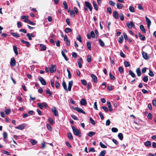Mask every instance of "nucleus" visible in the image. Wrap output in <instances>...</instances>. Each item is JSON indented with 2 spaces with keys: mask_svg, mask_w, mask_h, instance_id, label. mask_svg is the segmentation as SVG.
<instances>
[{
  "mask_svg": "<svg viewBox=\"0 0 156 156\" xmlns=\"http://www.w3.org/2000/svg\"><path fill=\"white\" fill-rule=\"evenodd\" d=\"M72 129L73 133L75 135L78 136L80 137H81V133L79 129H76L74 126H72Z\"/></svg>",
  "mask_w": 156,
  "mask_h": 156,
  "instance_id": "1",
  "label": "nucleus"
},
{
  "mask_svg": "<svg viewBox=\"0 0 156 156\" xmlns=\"http://www.w3.org/2000/svg\"><path fill=\"white\" fill-rule=\"evenodd\" d=\"M37 105L41 109H43V107L46 108L47 106V104L44 102L42 103H38Z\"/></svg>",
  "mask_w": 156,
  "mask_h": 156,
  "instance_id": "2",
  "label": "nucleus"
},
{
  "mask_svg": "<svg viewBox=\"0 0 156 156\" xmlns=\"http://www.w3.org/2000/svg\"><path fill=\"white\" fill-rule=\"evenodd\" d=\"M26 124L25 123L22 124L17 126L15 127L16 129H17L21 130H23L25 127L26 126Z\"/></svg>",
  "mask_w": 156,
  "mask_h": 156,
  "instance_id": "3",
  "label": "nucleus"
},
{
  "mask_svg": "<svg viewBox=\"0 0 156 156\" xmlns=\"http://www.w3.org/2000/svg\"><path fill=\"white\" fill-rule=\"evenodd\" d=\"M51 111L55 116H58V112L55 107H53L52 108Z\"/></svg>",
  "mask_w": 156,
  "mask_h": 156,
  "instance_id": "4",
  "label": "nucleus"
},
{
  "mask_svg": "<svg viewBox=\"0 0 156 156\" xmlns=\"http://www.w3.org/2000/svg\"><path fill=\"white\" fill-rule=\"evenodd\" d=\"M85 6L86 7L88 8L90 10V11H91L92 10V5L89 2L86 1L85 2Z\"/></svg>",
  "mask_w": 156,
  "mask_h": 156,
  "instance_id": "5",
  "label": "nucleus"
},
{
  "mask_svg": "<svg viewBox=\"0 0 156 156\" xmlns=\"http://www.w3.org/2000/svg\"><path fill=\"white\" fill-rule=\"evenodd\" d=\"M51 67H49L50 71L51 73L55 72L56 69V66L55 65H51Z\"/></svg>",
  "mask_w": 156,
  "mask_h": 156,
  "instance_id": "6",
  "label": "nucleus"
},
{
  "mask_svg": "<svg viewBox=\"0 0 156 156\" xmlns=\"http://www.w3.org/2000/svg\"><path fill=\"white\" fill-rule=\"evenodd\" d=\"M126 25L129 29H131L132 27L135 28V24L132 22L131 21L130 23H126Z\"/></svg>",
  "mask_w": 156,
  "mask_h": 156,
  "instance_id": "7",
  "label": "nucleus"
},
{
  "mask_svg": "<svg viewBox=\"0 0 156 156\" xmlns=\"http://www.w3.org/2000/svg\"><path fill=\"white\" fill-rule=\"evenodd\" d=\"M145 18L147 27L149 29H150V26L151 24V21L147 16H146Z\"/></svg>",
  "mask_w": 156,
  "mask_h": 156,
  "instance_id": "8",
  "label": "nucleus"
},
{
  "mask_svg": "<svg viewBox=\"0 0 156 156\" xmlns=\"http://www.w3.org/2000/svg\"><path fill=\"white\" fill-rule=\"evenodd\" d=\"M16 60L14 57L12 58L11 59L10 65L11 66L14 67L16 65Z\"/></svg>",
  "mask_w": 156,
  "mask_h": 156,
  "instance_id": "9",
  "label": "nucleus"
},
{
  "mask_svg": "<svg viewBox=\"0 0 156 156\" xmlns=\"http://www.w3.org/2000/svg\"><path fill=\"white\" fill-rule=\"evenodd\" d=\"M74 109L78 112L79 113H82L83 114H85V112L81 108L78 107H76Z\"/></svg>",
  "mask_w": 156,
  "mask_h": 156,
  "instance_id": "10",
  "label": "nucleus"
},
{
  "mask_svg": "<svg viewBox=\"0 0 156 156\" xmlns=\"http://www.w3.org/2000/svg\"><path fill=\"white\" fill-rule=\"evenodd\" d=\"M39 80L42 85H46L47 83L45 81L42 77H39Z\"/></svg>",
  "mask_w": 156,
  "mask_h": 156,
  "instance_id": "11",
  "label": "nucleus"
},
{
  "mask_svg": "<svg viewBox=\"0 0 156 156\" xmlns=\"http://www.w3.org/2000/svg\"><path fill=\"white\" fill-rule=\"evenodd\" d=\"M142 55L143 57L145 59H148L149 58V57L146 52H145L144 51H142Z\"/></svg>",
  "mask_w": 156,
  "mask_h": 156,
  "instance_id": "12",
  "label": "nucleus"
},
{
  "mask_svg": "<svg viewBox=\"0 0 156 156\" xmlns=\"http://www.w3.org/2000/svg\"><path fill=\"white\" fill-rule=\"evenodd\" d=\"M113 17L116 19L117 20L119 19V15L117 12L116 11H114L113 13Z\"/></svg>",
  "mask_w": 156,
  "mask_h": 156,
  "instance_id": "13",
  "label": "nucleus"
},
{
  "mask_svg": "<svg viewBox=\"0 0 156 156\" xmlns=\"http://www.w3.org/2000/svg\"><path fill=\"white\" fill-rule=\"evenodd\" d=\"M20 41L22 43L25 44L27 47H29L30 46V44L29 42L25 41L22 39H21Z\"/></svg>",
  "mask_w": 156,
  "mask_h": 156,
  "instance_id": "14",
  "label": "nucleus"
},
{
  "mask_svg": "<svg viewBox=\"0 0 156 156\" xmlns=\"http://www.w3.org/2000/svg\"><path fill=\"white\" fill-rule=\"evenodd\" d=\"M73 81H69L68 84V90L70 91L71 90V87L72 86L73 84Z\"/></svg>",
  "mask_w": 156,
  "mask_h": 156,
  "instance_id": "15",
  "label": "nucleus"
},
{
  "mask_svg": "<svg viewBox=\"0 0 156 156\" xmlns=\"http://www.w3.org/2000/svg\"><path fill=\"white\" fill-rule=\"evenodd\" d=\"M80 103L81 105L85 106L87 104V102L85 100L82 99L80 101Z\"/></svg>",
  "mask_w": 156,
  "mask_h": 156,
  "instance_id": "16",
  "label": "nucleus"
},
{
  "mask_svg": "<svg viewBox=\"0 0 156 156\" xmlns=\"http://www.w3.org/2000/svg\"><path fill=\"white\" fill-rule=\"evenodd\" d=\"M144 145L147 147H150L151 146V143L150 141H147L144 143Z\"/></svg>",
  "mask_w": 156,
  "mask_h": 156,
  "instance_id": "17",
  "label": "nucleus"
},
{
  "mask_svg": "<svg viewBox=\"0 0 156 156\" xmlns=\"http://www.w3.org/2000/svg\"><path fill=\"white\" fill-rule=\"evenodd\" d=\"M138 34L140 40L142 41H144L145 40V37L144 35H142L140 32L138 33Z\"/></svg>",
  "mask_w": 156,
  "mask_h": 156,
  "instance_id": "18",
  "label": "nucleus"
},
{
  "mask_svg": "<svg viewBox=\"0 0 156 156\" xmlns=\"http://www.w3.org/2000/svg\"><path fill=\"white\" fill-rule=\"evenodd\" d=\"M40 47L41 48V51H45L46 49V46L42 44H41L40 45Z\"/></svg>",
  "mask_w": 156,
  "mask_h": 156,
  "instance_id": "19",
  "label": "nucleus"
},
{
  "mask_svg": "<svg viewBox=\"0 0 156 156\" xmlns=\"http://www.w3.org/2000/svg\"><path fill=\"white\" fill-rule=\"evenodd\" d=\"M91 76L94 82H96L97 81V78L96 76L93 74H92Z\"/></svg>",
  "mask_w": 156,
  "mask_h": 156,
  "instance_id": "20",
  "label": "nucleus"
},
{
  "mask_svg": "<svg viewBox=\"0 0 156 156\" xmlns=\"http://www.w3.org/2000/svg\"><path fill=\"white\" fill-rule=\"evenodd\" d=\"M62 85L64 90L66 91H67L68 90V89H67L66 83L65 81H63L62 83Z\"/></svg>",
  "mask_w": 156,
  "mask_h": 156,
  "instance_id": "21",
  "label": "nucleus"
},
{
  "mask_svg": "<svg viewBox=\"0 0 156 156\" xmlns=\"http://www.w3.org/2000/svg\"><path fill=\"white\" fill-rule=\"evenodd\" d=\"M98 41L101 47H104L105 46V44L104 42L101 39H98Z\"/></svg>",
  "mask_w": 156,
  "mask_h": 156,
  "instance_id": "22",
  "label": "nucleus"
},
{
  "mask_svg": "<svg viewBox=\"0 0 156 156\" xmlns=\"http://www.w3.org/2000/svg\"><path fill=\"white\" fill-rule=\"evenodd\" d=\"M136 71L138 76H140L141 74L140 69L139 68H137L136 69Z\"/></svg>",
  "mask_w": 156,
  "mask_h": 156,
  "instance_id": "23",
  "label": "nucleus"
},
{
  "mask_svg": "<svg viewBox=\"0 0 156 156\" xmlns=\"http://www.w3.org/2000/svg\"><path fill=\"white\" fill-rule=\"evenodd\" d=\"M140 28L141 30V31H142V32L144 33H145L146 32V30L144 29V27L143 25H140Z\"/></svg>",
  "mask_w": 156,
  "mask_h": 156,
  "instance_id": "24",
  "label": "nucleus"
},
{
  "mask_svg": "<svg viewBox=\"0 0 156 156\" xmlns=\"http://www.w3.org/2000/svg\"><path fill=\"white\" fill-rule=\"evenodd\" d=\"M13 49L15 54L16 55H18V53L17 47L15 45H14L13 46Z\"/></svg>",
  "mask_w": 156,
  "mask_h": 156,
  "instance_id": "25",
  "label": "nucleus"
},
{
  "mask_svg": "<svg viewBox=\"0 0 156 156\" xmlns=\"http://www.w3.org/2000/svg\"><path fill=\"white\" fill-rule=\"evenodd\" d=\"M64 31L66 33H68L69 32H72V29L69 28H66L65 30Z\"/></svg>",
  "mask_w": 156,
  "mask_h": 156,
  "instance_id": "26",
  "label": "nucleus"
},
{
  "mask_svg": "<svg viewBox=\"0 0 156 156\" xmlns=\"http://www.w3.org/2000/svg\"><path fill=\"white\" fill-rule=\"evenodd\" d=\"M116 5L117 8L119 9H122L123 7V5L120 3H118Z\"/></svg>",
  "mask_w": 156,
  "mask_h": 156,
  "instance_id": "27",
  "label": "nucleus"
},
{
  "mask_svg": "<svg viewBox=\"0 0 156 156\" xmlns=\"http://www.w3.org/2000/svg\"><path fill=\"white\" fill-rule=\"evenodd\" d=\"M93 4L94 7V9L96 10H98V5H97L96 2H95L94 1H93Z\"/></svg>",
  "mask_w": 156,
  "mask_h": 156,
  "instance_id": "28",
  "label": "nucleus"
},
{
  "mask_svg": "<svg viewBox=\"0 0 156 156\" xmlns=\"http://www.w3.org/2000/svg\"><path fill=\"white\" fill-rule=\"evenodd\" d=\"M87 46L88 49L90 50L91 49V44L89 41H88L87 42Z\"/></svg>",
  "mask_w": 156,
  "mask_h": 156,
  "instance_id": "29",
  "label": "nucleus"
},
{
  "mask_svg": "<svg viewBox=\"0 0 156 156\" xmlns=\"http://www.w3.org/2000/svg\"><path fill=\"white\" fill-rule=\"evenodd\" d=\"M11 34L14 37H20V36L19 34L16 33L12 32L11 33Z\"/></svg>",
  "mask_w": 156,
  "mask_h": 156,
  "instance_id": "30",
  "label": "nucleus"
},
{
  "mask_svg": "<svg viewBox=\"0 0 156 156\" xmlns=\"http://www.w3.org/2000/svg\"><path fill=\"white\" fill-rule=\"evenodd\" d=\"M96 133L93 131L90 132L88 134V135L90 137H92L93 136L95 135Z\"/></svg>",
  "mask_w": 156,
  "mask_h": 156,
  "instance_id": "31",
  "label": "nucleus"
},
{
  "mask_svg": "<svg viewBox=\"0 0 156 156\" xmlns=\"http://www.w3.org/2000/svg\"><path fill=\"white\" fill-rule=\"evenodd\" d=\"M68 137L70 140H73V136L71 133H68Z\"/></svg>",
  "mask_w": 156,
  "mask_h": 156,
  "instance_id": "32",
  "label": "nucleus"
},
{
  "mask_svg": "<svg viewBox=\"0 0 156 156\" xmlns=\"http://www.w3.org/2000/svg\"><path fill=\"white\" fill-rule=\"evenodd\" d=\"M118 136L119 138V139L121 140H122L123 139V134L121 133H120L118 134Z\"/></svg>",
  "mask_w": 156,
  "mask_h": 156,
  "instance_id": "33",
  "label": "nucleus"
},
{
  "mask_svg": "<svg viewBox=\"0 0 156 156\" xmlns=\"http://www.w3.org/2000/svg\"><path fill=\"white\" fill-rule=\"evenodd\" d=\"M63 7L65 9H67L68 8V5L66 1L63 2Z\"/></svg>",
  "mask_w": 156,
  "mask_h": 156,
  "instance_id": "34",
  "label": "nucleus"
},
{
  "mask_svg": "<svg viewBox=\"0 0 156 156\" xmlns=\"http://www.w3.org/2000/svg\"><path fill=\"white\" fill-rule=\"evenodd\" d=\"M30 142L33 145H35L37 143V142L35 140H31Z\"/></svg>",
  "mask_w": 156,
  "mask_h": 156,
  "instance_id": "35",
  "label": "nucleus"
},
{
  "mask_svg": "<svg viewBox=\"0 0 156 156\" xmlns=\"http://www.w3.org/2000/svg\"><path fill=\"white\" fill-rule=\"evenodd\" d=\"M123 37L122 35H121L120 37L118 39V41L119 43H122L123 41Z\"/></svg>",
  "mask_w": 156,
  "mask_h": 156,
  "instance_id": "36",
  "label": "nucleus"
},
{
  "mask_svg": "<svg viewBox=\"0 0 156 156\" xmlns=\"http://www.w3.org/2000/svg\"><path fill=\"white\" fill-rule=\"evenodd\" d=\"M106 154V151L103 150L101 151L100 153L99 156H105Z\"/></svg>",
  "mask_w": 156,
  "mask_h": 156,
  "instance_id": "37",
  "label": "nucleus"
},
{
  "mask_svg": "<svg viewBox=\"0 0 156 156\" xmlns=\"http://www.w3.org/2000/svg\"><path fill=\"white\" fill-rule=\"evenodd\" d=\"M129 74L133 78L136 77L135 74L131 70H130L129 71Z\"/></svg>",
  "mask_w": 156,
  "mask_h": 156,
  "instance_id": "38",
  "label": "nucleus"
},
{
  "mask_svg": "<svg viewBox=\"0 0 156 156\" xmlns=\"http://www.w3.org/2000/svg\"><path fill=\"white\" fill-rule=\"evenodd\" d=\"M61 53L62 54V56L64 57L66 61L68 60V58L66 56V55H65V54L64 52L62 50L61 51Z\"/></svg>",
  "mask_w": 156,
  "mask_h": 156,
  "instance_id": "39",
  "label": "nucleus"
},
{
  "mask_svg": "<svg viewBox=\"0 0 156 156\" xmlns=\"http://www.w3.org/2000/svg\"><path fill=\"white\" fill-rule=\"evenodd\" d=\"M143 80L144 82H147L148 80V76H144L143 79Z\"/></svg>",
  "mask_w": 156,
  "mask_h": 156,
  "instance_id": "40",
  "label": "nucleus"
},
{
  "mask_svg": "<svg viewBox=\"0 0 156 156\" xmlns=\"http://www.w3.org/2000/svg\"><path fill=\"white\" fill-rule=\"evenodd\" d=\"M11 112V111L10 109H6L5 110V112L6 115L9 114Z\"/></svg>",
  "mask_w": 156,
  "mask_h": 156,
  "instance_id": "41",
  "label": "nucleus"
},
{
  "mask_svg": "<svg viewBox=\"0 0 156 156\" xmlns=\"http://www.w3.org/2000/svg\"><path fill=\"white\" fill-rule=\"evenodd\" d=\"M129 10L131 12H135L134 8L133 6H130L129 8Z\"/></svg>",
  "mask_w": 156,
  "mask_h": 156,
  "instance_id": "42",
  "label": "nucleus"
},
{
  "mask_svg": "<svg viewBox=\"0 0 156 156\" xmlns=\"http://www.w3.org/2000/svg\"><path fill=\"white\" fill-rule=\"evenodd\" d=\"M112 131L113 133H116L118 131V129L117 128L113 127L112 128Z\"/></svg>",
  "mask_w": 156,
  "mask_h": 156,
  "instance_id": "43",
  "label": "nucleus"
},
{
  "mask_svg": "<svg viewBox=\"0 0 156 156\" xmlns=\"http://www.w3.org/2000/svg\"><path fill=\"white\" fill-rule=\"evenodd\" d=\"M3 138H4V139H5L7 138V133L5 132H4L3 133Z\"/></svg>",
  "mask_w": 156,
  "mask_h": 156,
  "instance_id": "44",
  "label": "nucleus"
},
{
  "mask_svg": "<svg viewBox=\"0 0 156 156\" xmlns=\"http://www.w3.org/2000/svg\"><path fill=\"white\" fill-rule=\"evenodd\" d=\"M119 71L121 73H123V69L121 66L119 67Z\"/></svg>",
  "mask_w": 156,
  "mask_h": 156,
  "instance_id": "45",
  "label": "nucleus"
},
{
  "mask_svg": "<svg viewBox=\"0 0 156 156\" xmlns=\"http://www.w3.org/2000/svg\"><path fill=\"white\" fill-rule=\"evenodd\" d=\"M107 11L109 14H111L112 13V11L111 8L110 7H108L107 8Z\"/></svg>",
  "mask_w": 156,
  "mask_h": 156,
  "instance_id": "46",
  "label": "nucleus"
},
{
  "mask_svg": "<svg viewBox=\"0 0 156 156\" xmlns=\"http://www.w3.org/2000/svg\"><path fill=\"white\" fill-rule=\"evenodd\" d=\"M76 39L80 42H82L81 37L80 35H78L76 37Z\"/></svg>",
  "mask_w": 156,
  "mask_h": 156,
  "instance_id": "47",
  "label": "nucleus"
},
{
  "mask_svg": "<svg viewBox=\"0 0 156 156\" xmlns=\"http://www.w3.org/2000/svg\"><path fill=\"white\" fill-rule=\"evenodd\" d=\"M87 61L88 62H90L91 61V57L90 55L87 56Z\"/></svg>",
  "mask_w": 156,
  "mask_h": 156,
  "instance_id": "48",
  "label": "nucleus"
},
{
  "mask_svg": "<svg viewBox=\"0 0 156 156\" xmlns=\"http://www.w3.org/2000/svg\"><path fill=\"white\" fill-rule=\"evenodd\" d=\"M124 64L126 67H128L130 66L129 62L127 61H125L124 62Z\"/></svg>",
  "mask_w": 156,
  "mask_h": 156,
  "instance_id": "49",
  "label": "nucleus"
},
{
  "mask_svg": "<svg viewBox=\"0 0 156 156\" xmlns=\"http://www.w3.org/2000/svg\"><path fill=\"white\" fill-rule=\"evenodd\" d=\"M119 17H120V20H122V21H123L124 20V16L123 15V14H122V13H121L120 14V16H119Z\"/></svg>",
  "mask_w": 156,
  "mask_h": 156,
  "instance_id": "50",
  "label": "nucleus"
},
{
  "mask_svg": "<svg viewBox=\"0 0 156 156\" xmlns=\"http://www.w3.org/2000/svg\"><path fill=\"white\" fill-rule=\"evenodd\" d=\"M100 145L101 147L102 148H106L107 147L103 143H102L101 142H100Z\"/></svg>",
  "mask_w": 156,
  "mask_h": 156,
  "instance_id": "51",
  "label": "nucleus"
},
{
  "mask_svg": "<svg viewBox=\"0 0 156 156\" xmlns=\"http://www.w3.org/2000/svg\"><path fill=\"white\" fill-rule=\"evenodd\" d=\"M81 83L84 85H86L87 84V81L84 80H81Z\"/></svg>",
  "mask_w": 156,
  "mask_h": 156,
  "instance_id": "52",
  "label": "nucleus"
},
{
  "mask_svg": "<svg viewBox=\"0 0 156 156\" xmlns=\"http://www.w3.org/2000/svg\"><path fill=\"white\" fill-rule=\"evenodd\" d=\"M148 75L151 77H153L154 76V75L152 71L151 70H149V72L148 73Z\"/></svg>",
  "mask_w": 156,
  "mask_h": 156,
  "instance_id": "53",
  "label": "nucleus"
},
{
  "mask_svg": "<svg viewBox=\"0 0 156 156\" xmlns=\"http://www.w3.org/2000/svg\"><path fill=\"white\" fill-rule=\"evenodd\" d=\"M71 117L74 120H78V119L77 116L73 115H71Z\"/></svg>",
  "mask_w": 156,
  "mask_h": 156,
  "instance_id": "54",
  "label": "nucleus"
},
{
  "mask_svg": "<svg viewBox=\"0 0 156 156\" xmlns=\"http://www.w3.org/2000/svg\"><path fill=\"white\" fill-rule=\"evenodd\" d=\"M48 121H49V123L51 124V125L53 124V120L51 118H50L48 119Z\"/></svg>",
  "mask_w": 156,
  "mask_h": 156,
  "instance_id": "55",
  "label": "nucleus"
},
{
  "mask_svg": "<svg viewBox=\"0 0 156 156\" xmlns=\"http://www.w3.org/2000/svg\"><path fill=\"white\" fill-rule=\"evenodd\" d=\"M26 36L28 38V39L29 40H32V37L31 36L30 34V33H28L27 34Z\"/></svg>",
  "mask_w": 156,
  "mask_h": 156,
  "instance_id": "56",
  "label": "nucleus"
},
{
  "mask_svg": "<svg viewBox=\"0 0 156 156\" xmlns=\"http://www.w3.org/2000/svg\"><path fill=\"white\" fill-rule=\"evenodd\" d=\"M70 15L73 17H74L75 16V13L73 10H72L70 12Z\"/></svg>",
  "mask_w": 156,
  "mask_h": 156,
  "instance_id": "57",
  "label": "nucleus"
},
{
  "mask_svg": "<svg viewBox=\"0 0 156 156\" xmlns=\"http://www.w3.org/2000/svg\"><path fill=\"white\" fill-rule=\"evenodd\" d=\"M36 32L35 31V32H34L33 33L30 34L31 36V37H35V36H36Z\"/></svg>",
  "mask_w": 156,
  "mask_h": 156,
  "instance_id": "58",
  "label": "nucleus"
},
{
  "mask_svg": "<svg viewBox=\"0 0 156 156\" xmlns=\"http://www.w3.org/2000/svg\"><path fill=\"white\" fill-rule=\"evenodd\" d=\"M19 31L24 34H26L27 32V30L25 29H20L19 30Z\"/></svg>",
  "mask_w": 156,
  "mask_h": 156,
  "instance_id": "59",
  "label": "nucleus"
},
{
  "mask_svg": "<svg viewBox=\"0 0 156 156\" xmlns=\"http://www.w3.org/2000/svg\"><path fill=\"white\" fill-rule=\"evenodd\" d=\"M109 76L111 79L112 80H114L115 78V76L112 74L111 73H109Z\"/></svg>",
  "mask_w": 156,
  "mask_h": 156,
  "instance_id": "60",
  "label": "nucleus"
},
{
  "mask_svg": "<svg viewBox=\"0 0 156 156\" xmlns=\"http://www.w3.org/2000/svg\"><path fill=\"white\" fill-rule=\"evenodd\" d=\"M17 27L18 28H20L22 27V24L21 22H17Z\"/></svg>",
  "mask_w": 156,
  "mask_h": 156,
  "instance_id": "61",
  "label": "nucleus"
},
{
  "mask_svg": "<svg viewBox=\"0 0 156 156\" xmlns=\"http://www.w3.org/2000/svg\"><path fill=\"white\" fill-rule=\"evenodd\" d=\"M102 108L106 112H108V110L107 107L103 106L102 107Z\"/></svg>",
  "mask_w": 156,
  "mask_h": 156,
  "instance_id": "62",
  "label": "nucleus"
},
{
  "mask_svg": "<svg viewBox=\"0 0 156 156\" xmlns=\"http://www.w3.org/2000/svg\"><path fill=\"white\" fill-rule=\"evenodd\" d=\"M90 122L93 125H95V124L94 120L91 117L90 118Z\"/></svg>",
  "mask_w": 156,
  "mask_h": 156,
  "instance_id": "63",
  "label": "nucleus"
},
{
  "mask_svg": "<svg viewBox=\"0 0 156 156\" xmlns=\"http://www.w3.org/2000/svg\"><path fill=\"white\" fill-rule=\"evenodd\" d=\"M90 35H91V37L92 38H94L95 37V34L94 33V32L93 31H91L90 32Z\"/></svg>",
  "mask_w": 156,
  "mask_h": 156,
  "instance_id": "64",
  "label": "nucleus"
}]
</instances>
